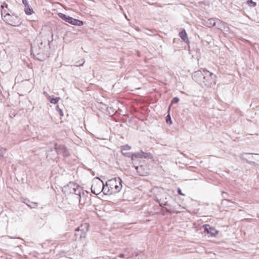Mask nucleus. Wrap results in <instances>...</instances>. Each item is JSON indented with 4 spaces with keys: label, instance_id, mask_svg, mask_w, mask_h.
Masks as SVG:
<instances>
[{
    "label": "nucleus",
    "instance_id": "dca6fc26",
    "mask_svg": "<svg viewBox=\"0 0 259 259\" xmlns=\"http://www.w3.org/2000/svg\"><path fill=\"white\" fill-rule=\"evenodd\" d=\"M58 15L60 18H61L62 19H63V20H64L67 22L69 16H66V15H65L63 13H58Z\"/></svg>",
    "mask_w": 259,
    "mask_h": 259
},
{
    "label": "nucleus",
    "instance_id": "a211bd4d",
    "mask_svg": "<svg viewBox=\"0 0 259 259\" xmlns=\"http://www.w3.org/2000/svg\"><path fill=\"white\" fill-rule=\"evenodd\" d=\"M246 4L250 7H254L256 6V3L253 2L252 0H248L246 2Z\"/></svg>",
    "mask_w": 259,
    "mask_h": 259
},
{
    "label": "nucleus",
    "instance_id": "423d86ee",
    "mask_svg": "<svg viewBox=\"0 0 259 259\" xmlns=\"http://www.w3.org/2000/svg\"><path fill=\"white\" fill-rule=\"evenodd\" d=\"M55 149L58 154L62 155L65 157L70 155L68 150L63 145L56 146Z\"/></svg>",
    "mask_w": 259,
    "mask_h": 259
},
{
    "label": "nucleus",
    "instance_id": "a878e982",
    "mask_svg": "<svg viewBox=\"0 0 259 259\" xmlns=\"http://www.w3.org/2000/svg\"><path fill=\"white\" fill-rule=\"evenodd\" d=\"M178 192L181 195H183V196L184 195V194L182 192V191H181V189L180 188H179L178 189Z\"/></svg>",
    "mask_w": 259,
    "mask_h": 259
},
{
    "label": "nucleus",
    "instance_id": "2f4dec72",
    "mask_svg": "<svg viewBox=\"0 0 259 259\" xmlns=\"http://www.w3.org/2000/svg\"><path fill=\"white\" fill-rule=\"evenodd\" d=\"M205 77H206L205 75L203 76V78H204V80H205Z\"/></svg>",
    "mask_w": 259,
    "mask_h": 259
},
{
    "label": "nucleus",
    "instance_id": "39448f33",
    "mask_svg": "<svg viewBox=\"0 0 259 259\" xmlns=\"http://www.w3.org/2000/svg\"><path fill=\"white\" fill-rule=\"evenodd\" d=\"M89 226L87 224L81 225L75 230V235L76 238L78 237L80 239L85 237L88 231Z\"/></svg>",
    "mask_w": 259,
    "mask_h": 259
},
{
    "label": "nucleus",
    "instance_id": "b1692460",
    "mask_svg": "<svg viewBox=\"0 0 259 259\" xmlns=\"http://www.w3.org/2000/svg\"><path fill=\"white\" fill-rule=\"evenodd\" d=\"M168 121H170V123H171L170 117L169 115H167L166 119V121L167 123H168Z\"/></svg>",
    "mask_w": 259,
    "mask_h": 259
},
{
    "label": "nucleus",
    "instance_id": "393cba45",
    "mask_svg": "<svg viewBox=\"0 0 259 259\" xmlns=\"http://www.w3.org/2000/svg\"><path fill=\"white\" fill-rule=\"evenodd\" d=\"M22 3L25 6H27V4H28L27 0H22Z\"/></svg>",
    "mask_w": 259,
    "mask_h": 259
},
{
    "label": "nucleus",
    "instance_id": "473e14b6",
    "mask_svg": "<svg viewBox=\"0 0 259 259\" xmlns=\"http://www.w3.org/2000/svg\"><path fill=\"white\" fill-rule=\"evenodd\" d=\"M120 257H123V255H122V254H121V255H120Z\"/></svg>",
    "mask_w": 259,
    "mask_h": 259
},
{
    "label": "nucleus",
    "instance_id": "cd10ccee",
    "mask_svg": "<svg viewBox=\"0 0 259 259\" xmlns=\"http://www.w3.org/2000/svg\"><path fill=\"white\" fill-rule=\"evenodd\" d=\"M5 7L7 8V4H4L3 5H2L1 6V8H2V9L3 10L4 9V7Z\"/></svg>",
    "mask_w": 259,
    "mask_h": 259
},
{
    "label": "nucleus",
    "instance_id": "f8f14e48",
    "mask_svg": "<svg viewBox=\"0 0 259 259\" xmlns=\"http://www.w3.org/2000/svg\"><path fill=\"white\" fill-rule=\"evenodd\" d=\"M218 19L217 18H210L208 20L207 22V25L209 27H213L215 26L216 21Z\"/></svg>",
    "mask_w": 259,
    "mask_h": 259
},
{
    "label": "nucleus",
    "instance_id": "aec40b11",
    "mask_svg": "<svg viewBox=\"0 0 259 259\" xmlns=\"http://www.w3.org/2000/svg\"><path fill=\"white\" fill-rule=\"evenodd\" d=\"M121 153L123 155H125V156H127L128 157H131V158L132 159V156L133 155V153H130V152H125V151H121Z\"/></svg>",
    "mask_w": 259,
    "mask_h": 259
},
{
    "label": "nucleus",
    "instance_id": "bb28decb",
    "mask_svg": "<svg viewBox=\"0 0 259 259\" xmlns=\"http://www.w3.org/2000/svg\"><path fill=\"white\" fill-rule=\"evenodd\" d=\"M142 166H139V167H136V169H137V171H138V172H139V173H140V170L141 169H142Z\"/></svg>",
    "mask_w": 259,
    "mask_h": 259
},
{
    "label": "nucleus",
    "instance_id": "412c9836",
    "mask_svg": "<svg viewBox=\"0 0 259 259\" xmlns=\"http://www.w3.org/2000/svg\"><path fill=\"white\" fill-rule=\"evenodd\" d=\"M6 152V149L0 146V156L3 157Z\"/></svg>",
    "mask_w": 259,
    "mask_h": 259
},
{
    "label": "nucleus",
    "instance_id": "6ab92c4d",
    "mask_svg": "<svg viewBox=\"0 0 259 259\" xmlns=\"http://www.w3.org/2000/svg\"><path fill=\"white\" fill-rule=\"evenodd\" d=\"M131 149V146H128L127 145H123L121 147V151L129 150Z\"/></svg>",
    "mask_w": 259,
    "mask_h": 259
},
{
    "label": "nucleus",
    "instance_id": "7ed1b4c3",
    "mask_svg": "<svg viewBox=\"0 0 259 259\" xmlns=\"http://www.w3.org/2000/svg\"><path fill=\"white\" fill-rule=\"evenodd\" d=\"M1 14L3 20L7 23L15 26H18L20 24V21L17 17L11 15L9 14H6V15L4 16L3 11L1 12Z\"/></svg>",
    "mask_w": 259,
    "mask_h": 259
},
{
    "label": "nucleus",
    "instance_id": "f257e3e1",
    "mask_svg": "<svg viewBox=\"0 0 259 259\" xmlns=\"http://www.w3.org/2000/svg\"><path fill=\"white\" fill-rule=\"evenodd\" d=\"M122 188L121 180L119 178L108 180L104 188V194L111 195L119 192Z\"/></svg>",
    "mask_w": 259,
    "mask_h": 259
},
{
    "label": "nucleus",
    "instance_id": "f3484780",
    "mask_svg": "<svg viewBox=\"0 0 259 259\" xmlns=\"http://www.w3.org/2000/svg\"><path fill=\"white\" fill-rule=\"evenodd\" d=\"M142 158H147V159H152V155L150 153H144L143 152Z\"/></svg>",
    "mask_w": 259,
    "mask_h": 259
},
{
    "label": "nucleus",
    "instance_id": "c85d7f7f",
    "mask_svg": "<svg viewBox=\"0 0 259 259\" xmlns=\"http://www.w3.org/2000/svg\"><path fill=\"white\" fill-rule=\"evenodd\" d=\"M4 12V16L6 15V14H7L5 10H2V12Z\"/></svg>",
    "mask_w": 259,
    "mask_h": 259
},
{
    "label": "nucleus",
    "instance_id": "9d476101",
    "mask_svg": "<svg viewBox=\"0 0 259 259\" xmlns=\"http://www.w3.org/2000/svg\"><path fill=\"white\" fill-rule=\"evenodd\" d=\"M206 74H208V75L211 77V79H212V80L207 81V80H206L205 81L204 80L203 82H205L206 84H210L212 83H215L214 79H215V76L214 75H213L212 73H209L208 71H206Z\"/></svg>",
    "mask_w": 259,
    "mask_h": 259
},
{
    "label": "nucleus",
    "instance_id": "ddd939ff",
    "mask_svg": "<svg viewBox=\"0 0 259 259\" xmlns=\"http://www.w3.org/2000/svg\"><path fill=\"white\" fill-rule=\"evenodd\" d=\"M142 154L143 152L141 151L140 152L133 153V155L132 156V160H135L137 158H142Z\"/></svg>",
    "mask_w": 259,
    "mask_h": 259
},
{
    "label": "nucleus",
    "instance_id": "1a4fd4ad",
    "mask_svg": "<svg viewBox=\"0 0 259 259\" xmlns=\"http://www.w3.org/2000/svg\"><path fill=\"white\" fill-rule=\"evenodd\" d=\"M215 27L219 29L222 30L225 27V23L218 19L216 21Z\"/></svg>",
    "mask_w": 259,
    "mask_h": 259
},
{
    "label": "nucleus",
    "instance_id": "7c9ffc66",
    "mask_svg": "<svg viewBox=\"0 0 259 259\" xmlns=\"http://www.w3.org/2000/svg\"><path fill=\"white\" fill-rule=\"evenodd\" d=\"M140 175H142V176H144V174H141V173H140Z\"/></svg>",
    "mask_w": 259,
    "mask_h": 259
},
{
    "label": "nucleus",
    "instance_id": "0eeeda50",
    "mask_svg": "<svg viewBox=\"0 0 259 259\" xmlns=\"http://www.w3.org/2000/svg\"><path fill=\"white\" fill-rule=\"evenodd\" d=\"M203 227L204 229V232L210 234L211 236H215L218 234V231H217L213 227H211L209 225H204Z\"/></svg>",
    "mask_w": 259,
    "mask_h": 259
},
{
    "label": "nucleus",
    "instance_id": "f03ea898",
    "mask_svg": "<svg viewBox=\"0 0 259 259\" xmlns=\"http://www.w3.org/2000/svg\"><path fill=\"white\" fill-rule=\"evenodd\" d=\"M105 185L103 182L98 178H95L93 180L91 187L92 192L96 195L99 194L101 192L104 193Z\"/></svg>",
    "mask_w": 259,
    "mask_h": 259
},
{
    "label": "nucleus",
    "instance_id": "6e6552de",
    "mask_svg": "<svg viewBox=\"0 0 259 259\" xmlns=\"http://www.w3.org/2000/svg\"><path fill=\"white\" fill-rule=\"evenodd\" d=\"M67 22L70 24H71L72 25L78 26H82L83 24V23L82 21L74 19L70 16L69 17Z\"/></svg>",
    "mask_w": 259,
    "mask_h": 259
},
{
    "label": "nucleus",
    "instance_id": "9b49d317",
    "mask_svg": "<svg viewBox=\"0 0 259 259\" xmlns=\"http://www.w3.org/2000/svg\"><path fill=\"white\" fill-rule=\"evenodd\" d=\"M179 36L186 42L188 41L187 35L185 30L181 31L179 33Z\"/></svg>",
    "mask_w": 259,
    "mask_h": 259
},
{
    "label": "nucleus",
    "instance_id": "20e7f679",
    "mask_svg": "<svg viewBox=\"0 0 259 259\" xmlns=\"http://www.w3.org/2000/svg\"><path fill=\"white\" fill-rule=\"evenodd\" d=\"M66 189L70 193L75 194L76 195H80L82 188L78 184L74 182H70L65 187Z\"/></svg>",
    "mask_w": 259,
    "mask_h": 259
},
{
    "label": "nucleus",
    "instance_id": "5701e85b",
    "mask_svg": "<svg viewBox=\"0 0 259 259\" xmlns=\"http://www.w3.org/2000/svg\"><path fill=\"white\" fill-rule=\"evenodd\" d=\"M56 109L57 110H58L60 112V114L62 116L63 115V112L59 108V106H57V107H56Z\"/></svg>",
    "mask_w": 259,
    "mask_h": 259
},
{
    "label": "nucleus",
    "instance_id": "4be33fe9",
    "mask_svg": "<svg viewBox=\"0 0 259 259\" xmlns=\"http://www.w3.org/2000/svg\"><path fill=\"white\" fill-rule=\"evenodd\" d=\"M179 101V98L178 97H175L174 98H173V99L172 100L171 102V104H176V103H178Z\"/></svg>",
    "mask_w": 259,
    "mask_h": 259
},
{
    "label": "nucleus",
    "instance_id": "4468645a",
    "mask_svg": "<svg viewBox=\"0 0 259 259\" xmlns=\"http://www.w3.org/2000/svg\"><path fill=\"white\" fill-rule=\"evenodd\" d=\"M25 12L26 14L30 15L34 13L33 9L29 7L28 4H27V6H25Z\"/></svg>",
    "mask_w": 259,
    "mask_h": 259
},
{
    "label": "nucleus",
    "instance_id": "c756f323",
    "mask_svg": "<svg viewBox=\"0 0 259 259\" xmlns=\"http://www.w3.org/2000/svg\"><path fill=\"white\" fill-rule=\"evenodd\" d=\"M44 94H45V95H46L48 97V96H49V95L47 94V93L44 92Z\"/></svg>",
    "mask_w": 259,
    "mask_h": 259
},
{
    "label": "nucleus",
    "instance_id": "2eb2a0df",
    "mask_svg": "<svg viewBox=\"0 0 259 259\" xmlns=\"http://www.w3.org/2000/svg\"><path fill=\"white\" fill-rule=\"evenodd\" d=\"M48 99L50 100V102L52 104H56L58 103V102L60 100V98L59 97L54 98H51L50 96H48Z\"/></svg>",
    "mask_w": 259,
    "mask_h": 259
}]
</instances>
